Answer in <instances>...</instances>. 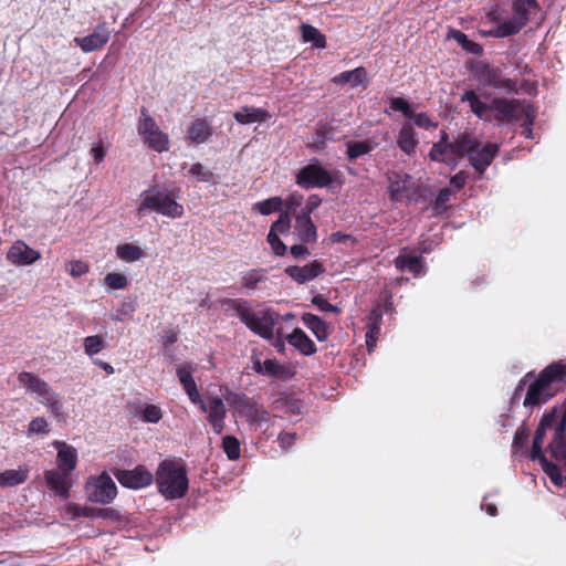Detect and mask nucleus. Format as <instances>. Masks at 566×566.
I'll list each match as a JSON object with an SVG mask.
<instances>
[{
  "mask_svg": "<svg viewBox=\"0 0 566 566\" xmlns=\"http://www.w3.org/2000/svg\"><path fill=\"white\" fill-rule=\"evenodd\" d=\"M530 458L538 461L555 485L566 479V405L545 412L535 430Z\"/></svg>",
  "mask_w": 566,
  "mask_h": 566,
  "instance_id": "obj_1",
  "label": "nucleus"
},
{
  "mask_svg": "<svg viewBox=\"0 0 566 566\" xmlns=\"http://www.w3.org/2000/svg\"><path fill=\"white\" fill-rule=\"evenodd\" d=\"M461 101L469 103L472 113L483 120L522 122L523 134L531 137V125L535 119V112L525 101L494 98L491 104H486L473 91H467Z\"/></svg>",
  "mask_w": 566,
  "mask_h": 566,
  "instance_id": "obj_2",
  "label": "nucleus"
},
{
  "mask_svg": "<svg viewBox=\"0 0 566 566\" xmlns=\"http://www.w3.org/2000/svg\"><path fill=\"white\" fill-rule=\"evenodd\" d=\"M222 304L227 312H233L253 333L264 339L274 337L275 326L280 318L275 311L271 308L254 311L250 307L248 301L241 298H227Z\"/></svg>",
  "mask_w": 566,
  "mask_h": 566,
  "instance_id": "obj_3",
  "label": "nucleus"
},
{
  "mask_svg": "<svg viewBox=\"0 0 566 566\" xmlns=\"http://www.w3.org/2000/svg\"><path fill=\"white\" fill-rule=\"evenodd\" d=\"M566 380V368L560 361L547 366L533 381L526 391L523 405L534 407L545 403L559 390L560 384Z\"/></svg>",
  "mask_w": 566,
  "mask_h": 566,
  "instance_id": "obj_4",
  "label": "nucleus"
},
{
  "mask_svg": "<svg viewBox=\"0 0 566 566\" xmlns=\"http://www.w3.org/2000/svg\"><path fill=\"white\" fill-rule=\"evenodd\" d=\"M155 480L159 493L168 500L185 496L189 488L185 467L172 460H164L159 463Z\"/></svg>",
  "mask_w": 566,
  "mask_h": 566,
  "instance_id": "obj_5",
  "label": "nucleus"
},
{
  "mask_svg": "<svg viewBox=\"0 0 566 566\" xmlns=\"http://www.w3.org/2000/svg\"><path fill=\"white\" fill-rule=\"evenodd\" d=\"M18 380L27 389V392L34 395L36 401L48 408L52 416L62 417L63 402L61 397L45 380L29 371L20 373Z\"/></svg>",
  "mask_w": 566,
  "mask_h": 566,
  "instance_id": "obj_6",
  "label": "nucleus"
},
{
  "mask_svg": "<svg viewBox=\"0 0 566 566\" xmlns=\"http://www.w3.org/2000/svg\"><path fill=\"white\" fill-rule=\"evenodd\" d=\"M139 217L155 211L168 218L177 219L184 214V207L177 202L170 191L149 189L140 193Z\"/></svg>",
  "mask_w": 566,
  "mask_h": 566,
  "instance_id": "obj_7",
  "label": "nucleus"
},
{
  "mask_svg": "<svg viewBox=\"0 0 566 566\" xmlns=\"http://www.w3.org/2000/svg\"><path fill=\"white\" fill-rule=\"evenodd\" d=\"M471 147V136L459 135L454 143L448 142L446 133L442 134L441 139L433 144L429 157L433 161L443 163L451 168H454L460 158L467 155Z\"/></svg>",
  "mask_w": 566,
  "mask_h": 566,
  "instance_id": "obj_8",
  "label": "nucleus"
},
{
  "mask_svg": "<svg viewBox=\"0 0 566 566\" xmlns=\"http://www.w3.org/2000/svg\"><path fill=\"white\" fill-rule=\"evenodd\" d=\"M137 132L144 143L157 153H164L169 149L168 135L161 132L155 119L147 113L145 108L140 112L137 124Z\"/></svg>",
  "mask_w": 566,
  "mask_h": 566,
  "instance_id": "obj_9",
  "label": "nucleus"
},
{
  "mask_svg": "<svg viewBox=\"0 0 566 566\" xmlns=\"http://www.w3.org/2000/svg\"><path fill=\"white\" fill-rule=\"evenodd\" d=\"M227 400L234 409V412L245 418L253 429L269 421V413L245 395L231 394L227 397Z\"/></svg>",
  "mask_w": 566,
  "mask_h": 566,
  "instance_id": "obj_10",
  "label": "nucleus"
},
{
  "mask_svg": "<svg viewBox=\"0 0 566 566\" xmlns=\"http://www.w3.org/2000/svg\"><path fill=\"white\" fill-rule=\"evenodd\" d=\"M534 7L535 0H515L512 17L497 25L494 35L504 38L517 33L527 23L530 9Z\"/></svg>",
  "mask_w": 566,
  "mask_h": 566,
  "instance_id": "obj_11",
  "label": "nucleus"
},
{
  "mask_svg": "<svg viewBox=\"0 0 566 566\" xmlns=\"http://www.w3.org/2000/svg\"><path fill=\"white\" fill-rule=\"evenodd\" d=\"M85 491L91 502L99 504L111 503L117 494L116 484L107 473L91 476L85 484Z\"/></svg>",
  "mask_w": 566,
  "mask_h": 566,
  "instance_id": "obj_12",
  "label": "nucleus"
},
{
  "mask_svg": "<svg viewBox=\"0 0 566 566\" xmlns=\"http://www.w3.org/2000/svg\"><path fill=\"white\" fill-rule=\"evenodd\" d=\"M333 182L332 174L317 159L303 167L296 175V184L303 188H324Z\"/></svg>",
  "mask_w": 566,
  "mask_h": 566,
  "instance_id": "obj_13",
  "label": "nucleus"
},
{
  "mask_svg": "<svg viewBox=\"0 0 566 566\" xmlns=\"http://www.w3.org/2000/svg\"><path fill=\"white\" fill-rule=\"evenodd\" d=\"M202 412L207 415V420L217 434L222 433L224 429V420L227 417V408L220 397H209L201 399L198 403Z\"/></svg>",
  "mask_w": 566,
  "mask_h": 566,
  "instance_id": "obj_14",
  "label": "nucleus"
},
{
  "mask_svg": "<svg viewBox=\"0 0 566 566\" xmlns=\"http://www.w3.org/2000/svg\"><path fill=\"white\" fill-rule=\"evenodd\" d=\"M387 179L388 192L392 200L403 201L411 198L415 184L409 175L392 170L387 174Z\"/></svg>",
  "mask_w": 566,
  "mask_h": 566,
  "instance_id": "obj_15",
  "label": "nucleus"
},
{
  "mask_svg": "<svg viewBox=\"0 0 566 566\" xmlns=\"http://www.w3.org/2000/svg\"><path fill=\"white\" fill-rule=\"evenodd\" d=\"M115 476L123 486L135 490L146 488L154 481V475L144 465L133 470H117Z\"/></svg>",
  "mask_w": 566,
  "mask_h": 566,
  "instance_id": "obj_16",
  "label": "nucleus"
},
{
  "mask_svg": "<svg viewBox=\"0 0 566 566\" xmlns=\"http://www.w3.org/2000/svg\"><path fill=\"white\" fill-rule=\"evenodd\" d=\"M497 150V145L492 143H489L480 148L476 140L471 137V147L467 151L465 156L469 157L471 165L476 171L483 172L493 160Z\"/></svg>",
  "mask_w": 566,
  "mask_h": 566,
  "instance_id": "obj_17",
  "label": "nucleus"
},
{
  "mask_svg": "<svg viewBox=\"0 0 566 566\" xmlns=\"http://www.w3.org/2000/svg\"><path fill=\"white\" fill-rule=\"evenodd\" d=\"M44 480L46 486L57 496L62 499L69 497L70 489L73 484L71 473L60 469H50L44 472Z\"/></svg>",
  "mask_w": 566,
  "mask_h": 566,
  "instance_id": "obj_18",
  "label": "nucleus"
},
{
  "mask_svg": "<svg viewBox=\"0 0 566 566\" xmlns=\"http://www.w3.org/2000/svg\"><path fill=\"white\" fill-rule=\"evenodd\" d=\"M7 259L14 265L25 266L40 260L41 253L29 247L25 242L18 240L8 250Z\"/></svg>",
  "mask_w": 566,
  "mask_h": 566,
  "instance_id": "obj_19",
  "label": "nucleus"
},
{
  "mask_svg": "<svg viewBox=\"0 0 566 566\" xmlns=\"http://www.w3.org/2000/svg\"><path fill=\"white\" fill-rule=\"evenodd\" d=\"M196 370L197 365L191 363H186L177 367L179 382L192 403L201 402V396L193 379V373Z\"/></svg>",
  "mask_w": 566,
  "mask_h": 566,
  "instance_id": "obj_20",
  "label": "nucleus"
},
{
  "mask_svg": "<svg viewBox=\"0 0 566 566\" xmlns=\"http://www.w3.org/2000/svg\"><path fill=\"white\" fill-rule=\"evenodd\" d=\"M111 32L105 23L98 24L92 34L83 38H74V42L83 52H92L103 48L109 40Z\"/></svg>",
  "mask_w": 566,
  "mask_h": 566,
  "instance_id": "obj_21",
  "label": "nucleus"
},
{
  "mask_svg": "<svg viewBox=\"0 0 566 566\" xmlns=\"http://www.w3.org/2000/svg\"><path fill=\"white\" fill-rule=\"evenodd\" d=\"M52 446L56 449V469L66 471L71 473L77 464V451L76 449L60 440H55L52 442Z\"/></svg>",
  "mask_w": 566,
  "mask_h": 566,
  "instance_id": "obj_22",
  "label": "nucleus"
},
{
  "mask_svg": "<svg viewBox=\"0 0 566 566\" xmlns=\"http://www.w3.org/2000/svg\"><path fill=\"white\" fill-rule=\"evenodd\" d=\"M324 272L323 265L313 261L303 266H287L285 273L298 284H304L311 280H314Z\"/></svg>",
  "mask_w": 566,
  "mask_h": 566,
  "instance_id": "obj_23",
  "label": "nucleus"
},
{
  "mask_svg": "<svg viewBox=\"0 0 566 566\" xmlns=\"http://www.w3.org/2000/svg\"><path fill=\"white\" fill-rule=\"evenodd\" d=\"M253 368L258 374L282 380L292 377L291 368L280 364L276 359H266L264 361L256 360L254 361Z\"/></svg>",
  "mask_w": 566,
  "mask_h": 566,
  "instance_id": "obj_24",
  "label": "nucleus"
},
{
  "mask_svg": "<svg viewBox=\"0 0 566 566\" xmlns=\"http://www.w3.org/2000/svg\"><path fill=\"white\" fill-rule=\"evenodd\" d=\"M418 144L419 139L412 124L409 122L405 123L399 129L397 146L403 154L411 156L416 153Z\"/></svg>",
  "mask_w": 566,
  "mask_h": 566,
  "instance_id": "obj_25",
  "label": "nucleus"
},
{
  "mask_svg": "<svg viewBox=\"0 0 566 566\" xmlns=\"http://www.w3.org/2000/svg\"><path fill=\"white\" fill-rule=\"evenodd\" d=\"M293 234L302 243H313L317 240V230L311 217L296 216Z\"/></svg>",
  "mask_w": 566,
  "mask_h": 566,
  "instance_id": "obj_26",
  "label": "nucleus"
},
{
  "mask_svg": "<svg viewBox=\"0 0 566 566\" xmlns=\"http://www.w3.org/2000/svg\"><path fill=\"white\" fill-rule=\"evenodd\" d=\"M233 117L241 125H250L265 122L270 118V114L260 107L242 106L233 113Z\"/></svg>",
  "mask_w": 566,
  "mask_h": 566,
  "instance_id": "obj_27",
  "label": "nucleus"
},
{
  "mask_svg": "<svg viewBox=\"0 0 566 566\" xmlns=\"http://www.w3.org/2000/svg\"><path fill=\"white\" fill-rule=\"evenodd\" d=\"M212 133L213 128L207 118H196L188 127V138L196 144L208 142Z\"/></svg>",
  "mask_w": 566,
  "mask_h": 566,
  "instance_id": "obj_28",
  "label": "nucleus"
},
{
  "mask_svg": "<svg viewBox=\"0 0 566 566\" xmlns=\"http://www.w3.org/2000/svg\"><path fill=\"white\" fill-rule=\"evenodd\" d=\"M302 322L314 334L318 342H324L328 338L331 334L329 325L321 317L312 313H304L302 315Z\"/></svg>",
  "mask_w": 566,
  "mask_h": 566,
  "instance_id": "obj_29",
  "label": "nucleus"
},
{
  "mask_svg": "<svg viewBox=\"0 0 566 566\" xmlns=\"http://www.w3.org/2000/svg\"><path fill=\"white\" fill-rule=\"evenodd\" d=\"M287 342L305 356L313 355L316 352V345L301 328H295L287 336Z\"/></svg>",
  "mask_w": 566,
  "mask_h": 566,
  "instance_id": "obj_30",
  "label": "nucleus"
},
{
  "mask_svg": "<svg viewBox=\"0 0 566 566\" xmlns=\"http://www.w3.org/2000/svg\"><path fill=\"white\" fill-rule=\"evenodd\" d=\"M395 265L400 271H409L415 276L424 273V265L421 256L400 254L395 259Z\"/></svg>",
  "mask_w": 566,
  "mask_h": 566,
  "instance_id": "obj_31",
  "label": "nucleus"
},
{
  "mask_svg": "<svg viewBox=\"0 0 566 566\" xmlns=\"http://www.w3.org/2000/svg\"><path fill=\"white\" fill-rule=\"evenodd\" d=\"M1 473V488H12L27 481L29 469L20 467L19 469L6 470Z\"/></svg>",
  "mask_w": 566,
  "mask_h": 566,
  "instance_id": "obj_32",
  "label": "nucleus"
},
{
  "mask_svg": "<svg viewBox=\"0 0 566 566\" xmlns=\"http://www.w3.org/2000/svg\"><path fill=\"white\" fill-rule=\"evenodd\" d=\"M366 80V71L364 67H357L352 71H345L340 74L333 77V82L335 84H350V86L356 87L359 84H363Z\"/></svg>",
  "mask_w": 566,
  "mask_h": 566,
  "instance_id": "obj_33",
  "label": "nucleus"
},
{
  "mask_svg": "<svg viewBox=\"0 0 566 566\" xmlns=\"http://www.w3.org/2000/svg\"><path fill=\"white\" fill-rule=\"evenodd\" d=\"M368 331L366 332V345L371 352L376 345L377 335L380 331L381 313L378 310L371 311L369 315Z\"/></svg>",
  "mask_w": 566,
  "mask_h": 566,
  "instance_id": "obj_34",
  "label": "nucleus"
},
{
  "mask_svg": "<svg viewBox=\"0 0 566 566\" xmlns=\"http://www.w3.org/2000/svg\"><path fill=\"white\" fill-rule=\"evenodd\" d=\"M301 31L304 42H311L317 49H324L326 46L325 35L315 27L303 23Z\"/></svg>",
  "mask_w": 566,
  "mask_h": 566,
  "instance_id": "obj_35",
  "label": "nucleus"
},
{
  "mask_svg": "<svg viewBox=\"0 0 566 566\" xmlns=\"http://www.w3.org/2000/svg\"><path fill=\"white\" fill-rule=\"evenodd\" d=\"M116 255L125 262H134L145 256L144 251L134 244L124 243L116 248Z\"/></svg>",
  "mask_w": 566,
  "mask_h": 566,
  "instance_id": "obj_36",
  "label": "nucleus"
},
{
  "mask_svg": "<svg viewBox=\"0 0 566 566\" xmlns=\"http://www.w3.org/2000/svg\"><path fill=\"white\" fill-rule=\"evenodd\" d=\"M347 156L350 160L357 159L366 154H369L374 149V145L369 140L364 142H347Z\"/></svg>",
  "mask_w": 566,
  "mask_h": 566,
  "instance_id": "obj_37",
  "label": "nucleus"
},
{
  "mask_svg": "<svg viewBox=\"0 0 566 566\" xmlns=\"http://www.w3.org/2000/svg\"><path fill=\"white\" fill-rule=\"evenodd\" d=\"M83 347L86 355L93 356L102 352L106 347V344L101 336L94 335L84 338Z\"/></svg>",
  "mask_w": 566,
  "mask_h": 566,
  "instance_id": "obj_38",
  "label": "nucleus"
},
{
  "mask_svg": "<svg viewBox=\"0 0 566 566\" xmlns=\"http://www.w3.org/2000/svg\"><path fill=\"white\" fill-rule=\"evenodd\" d=\"M283 200L279 197H273L268 200L255 203L254 208L263 216L271 214L281 209Z\"/></svg>",
  "mask_w": 566,
  "mask_h": 566,
  "instance_id": "obj_39",
  "label": "nucleus"
},
{
  "mask_svg": "<svg viewBox=\"0 0 566 566\" xmlns=\"http://www.w3.org/2000/svg\"><path fill=\"white\" fill-rule=\"evenodd\" d=\"M304 197L300 192H293L283 200V206L286 208V213H292L296 218V213L303 208Z\"/></svg>",
  "mask_w": 566,
  "mask_h": 566,
  "instance_id": "obj_40",
  "label": "nucleus"
},
{
  "mask_svg": "<svg viewBox=\"0 0 566 566\" xmlns=\"http://www.w3.org/2000/svg\"><path fill=\"white\" fill-rule=\"evenodd\" d=\"M222 448L229 460H237L240 457V442L233 436H226L222 440Z\"/></svg>",
  "mask_w": 566,
  "mask_h": 566,
  "instance_id": "obj_41",
  "label": "nucleus"
},
{
  "mask_svg": "<svg viewBox=\"0 0 566 566\" xmlns=\"http://www.w3.org/2000/svg\"><path fill=\"white\" fill-rule=\"evenodd\" d=\"M65 271L74 279L88 273L90 265L82 260H71L65 263Z\"/></svg>",
  "mask_w": 566,
  "mask_h": 566,
  "instance_id": "obj_42",
  "label": "nucleus"
},
{
  "mask_svg": "<svg viewBox=\"0 0 566 566\" xmlns=\"http://www.w3.org/2000/svg\"><path fill=\"white\" fill-rule=\"evenodd\" d=\"M189 174L201 182H211L214 176L210 169L200 163L193 164L189 169Z\"/></svg>",
  "mask_w": 566,
  "mask_h": 566,
  "instance_id": "obj_43",
  "label": "nucleus"
},
{
  "mask_svg": "<svg viewBox=\"0 0 566 566\" xmlns=\"http://www.w3.org/2000/svg\"><path fill=\"white\" fill-rule=\"evenodd\" d=\"M105 285L111 290H123L127 286V277L120 273H108L105 276Z\"/></svg>",
  "mask_w": 566,
  "mask_h": 566,
  "instance_id": "obj_44",
  "label": "nucleus"
},
{
  "mask_svg": "<svg viewBox=\"0 0 566 566\" xmlns=\"http://www.w3.org/2000/svg\"><path fill=\"white\" fill-rule=\"evenodd\" d=\"M390 108L395 112H401L405 117L411 118L412 109L409 102L402 97H394L389 102Z\"/></svg>",
  "mask_w": 566,
  "mask_h": 566,
  "instance_id": "obj_45",
  "label": "nucleus"
},
{
  "mask_svg": "<svg viewBox=\"0 0 566 566\" xmlns=\"http://www.w3.org/2000/svg\"><path fill=\"white\" fill-rule=\"evenodd\" d=\"M322 202V199L317 195L310 196L305 201H303V208L296 216L300 217H310L311 213L316 210Z\"/></svg>",
  "mask_w": 566,
  "mask_h": 566,
  "instance_id": "obj_46",
  "label": "nucleus"
},
{
  "mask_svg": "<svg viewBox=\"0 0 566 566\" xmlns=\"http://www.w3.org/2000/svg\"><path fill=\"white\" fill-rule=\"evenodd\" d=\"M528 439V432L525 427H521L516 430L513 439V452L517 454L520 450L526 448Z\"/></svg>",
  "mask_w": 566,
  "mask_h": 566,
  "instance_id": "obj_47",
  "label": "nucleus"
},
{
  "mask_svg": "<svg viewBox=\"0 0 566 566\" xmlns=\"http://www.w3.org/2000/svg\"><path fill=\"white\" fill-rule=\"evenodd\" d=\"M410 119L413 120L416 126L424 129L436 128L438 126V124L427 113L415 114L412 112Z\"/></svg>",
  "mask_w": 566,
  "mask_h": 566,
  "instance_id": "obj_48",
  "label": "nucleus"
},
{
  "mask_svg": "<svg viewBox=\"0 0 566 566\" xmlns=\"http://www.w3.org/2000/svg\"><path fill=\"white\" fill-rule=\"evenodd\" d=\"M291 228V219L287 213H283L280 218L272 224L270 232L274 234L285 233Z\"/></svg>",
  "mask_w": 566,
  "mask_h": 566,
  "instance_id": "obj_49",
  "label": "nucleus"
},
{
  "mask_svg": "<svg viewBox=\"0 0 566 566\" xmlns=\"http://www.w3.org/2000/svg\"><path fill=\"white\" fill-rule=\"evenodd\" d=\"M163 417L158 406L147 405L143 410V419L147 422L157 423Z\"/></svg>",
  "mask_w": 566,
  "mask_h": 566,
  "instance_id": "obj_50",
  "label": "nucleus"
},
{
  "mask_svg": "<svg viewBox=\"0 0 566 566\" xmlns=\"http://www.w3.org/2000/svg\"><path fill=\"white\" fill-rule=\"evenodd\" d=\"M268 242L271 245L272 251L277 256H283L286 253V245L281 241L279 238V234H274L269 232L268 234Z\"/></svg>",
  "mask_w": 566,
  "mask_h": 566,
  "instance_id": "obj_51",
  "label": "nucleus"
},
{
  "mask_svg": "<svg viewBox=\"0 0 566 566\" xmlns=\"http://www.w3.org/2000/svg\"><path fill=\"white\" fill-rule=\"evenodd\" d=\"M312 304L316 306L322 312H332V313H339L340 310L336 306L331 304L327 298H325L323 295L318 294L315 295L312 298Z\"/></svg>",
  "mask_w": 566,
  "mask_h": 566,
  "instance_id": "obj_52",
  "label": "nucleus"
},
{
  "mask_svg": "<svg viewBox=\"0 0 566 566\" xmlns=\"http://www.w3.org/2000/svg\"><path fill=\"white\" fill-rule=\"evenodd\" d=\"M263 276L259 271H249L242 275V285L249 290H254Z\"/></svg>",
  "mask_w": 566,
  "mask_h": 566,
  "instance_id": "obj_53",
  "label": "nucleus"
},
{
  "mask_svg": "<svg viewBox=\"0 0 566 566\" xmlns=\"http://www.w3.org/2000/svg\"><path fill=\"white\" fill-rule=\"evenodd\" d=\"M90 517H102L106 520H116L117 513L113 509H94L87 507Z\"/></svg>",
  "mask_w": 566,
  "mask_h": 566,
  "instance_id": "obj_54",
  "label": "nucleus"
},
{
  "mask_svg": "<svg viewBox=\"0 0 566 566\" xmlns=\"http://www.w3.org/2000/svg\"><path fill=\"white\" fill-rule=\"evenodd\" d=\"M48 427L45 418L36 417L29 424V433H46Z\"/></svg>",
  "mask_w": 566,
  "mask_h": 566,
  "instance_id": "obj_55",
  "label": "nucleus"
},
{
  "mask_svg": "<svg viewBox=\"0 0 566 566\" xmlns=\"http://www.w3.org/2000/svg\"><path fill=\"white\" fill-rule=\"evenodd\" d=\"M65 512L67 515L71 516V518H75L78 516H87L88 517V510L87 507H81L74 503H69L65 506Z\"/></svg>",
  "mask_w": 566,
  "mask_h": 566,
  "instance_id": "obj_56",
  "label": "nucleus"
},
{
  "mask_svg": "<svg viewBox=\"0 0 566 566\" xmlns=\"http://www.w3.org/2000/svg\"><path fill=\"white\" fill-rule=\"evenodd\" d=\"M91 155L96 164H99L104 160L106 150L102 142L93 144L91 148Z\"/></svg>",
  "mask_w": 566,
  "mask_h": 566,
  "instance_id": "obj_57",
  "label": "nucleus"
},
{
  "mask_svg": "<svg viewBox=\"0 0 566 566\" xmlns=\"http://www.w3.org/2000/svg\"><path fill=\"white\" fill-rule=\"evenodd\" d=\"M517 84L515 81L502 76L499 81L495 82V88L503 90L506 92L516 91Z\"/></svg>",
  "mask_w": 566,
  "mask_h": 566,
  "instance_id": "obj_58",
  "label": "nucleus"
},
{
  "mask_svg": "<svg viewBox=\"0 0 566 566\" xmlns=\"http://www.w3.org/2000/svg\"><path fill=\"white\" fill-rule=\"evenodd\" d=\"M296 434L292 432H283L279 436L280 447L289 450L295 442Z\"/></svg>",
  "mask_w": 566,
  "mask_h": 566,
  "instance_id": "obj_59",
  "label": "nucleus"
},
{
  "mask_svg": "<svg viewBox=\"0 0 566 566\" xmlns=\"http://www.w3.org/2000/svg\"><path fill=\"white\" fill-rule=\"evenodd\" d=\"M452 191L449 188L441 189L436 198V208L439 209L446 205L451 198Z\"/></svg>",
  "mask_w": 566,
  "mask_h": 566,
  "instance_id": "obj_60",
  "label": "nucleus"
},
{
  "mask_svg": "<svg viewBox=\"0 0 566 566\" xmlns=\"http://www.w3.org/2000/svg\"><path fill=\"white\" fill-rule=\"evenodd\" d=\"M467 181V174L464 171H459L457 175H454L451 180H450V184L451 186H453L455 189H461L464 184Z\"/></svg>",
  "mask_w": 566,
  "mask_h": 566,
  "instance_id": "obj_61",
  "label": "nucleus"
},
{
  "mask_svg": "<svg viewBox=\"0 0 566 566\" xmlns=\"http://www.w3.org/2000/svg\"><path fill=\"white\" fill-rule=\"evenodd\" d=\"M290 251H291V254L295 259H300V258L310 255L308 249L306 247H304L303 244H294L291 247Z\"/></svg>",
  "mask_w": 566,
  "mask_h": 566,
  "instance_id": "obj_62",
  "label": "nucleus"
},
{
  "mask_svg": "<svg viewBox=\"0 0 566 566\" xmlns=\"http://www.w3.org/2000/svg\"><path fill=\"white\" fill-rule=\"evenodd\" d=\"M327 135V128L326 127H319L317 130H316V136H317V139L313 143V147L315 149H321L324 145V139Z\"/></svg>",
  "mask_w": 566,
  "mask_h": 566,
  "instance_id": "obj_63",
  "label": "nucleus"
},
{
  "mask_svg": "<svg viewBox=\"0 0 566 566\" xmlns=\"http://www.w3.org/2000/svg\"><path fill=\"white\" fill-rule=\"evenodd\" d=\"M464 50H467L468 52L472 53V54H481L482 53V46L476 43V42H473L471 40H468L465 45L463 46Z\"/></svg>",
  "mask_w": 566,
  "mask_h": 566,
  "instance_id": "obj_64",
  "label": "nucleus"
}]
</instances>
